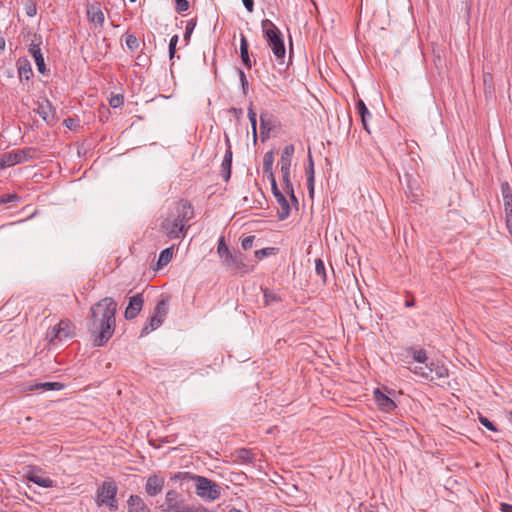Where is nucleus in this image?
Returning a JSON list of instances; mask_svg holds the SVG:
<instances>
[{
    "label": "nucleus",
    "mask_w": 512,
    "mask_h": 512,
    "mask_svg": "<svg viewBox=\"0 0 512 512\" xmlns=\"http://www.w3.org/2000/svg\"><path fill=\"white\" fill-rule=\"evenodd\" d=\"M236 457L238 460L244 462V463H254L255 461V454L246 448H240L236 451Z\"/></svg>",
    "instance_id": "2f4dec72"
},
{
    "label": "nucleus",
    "mask_w": 512,
    "mask_h": 512,
    "mask_svg": "<svg viewBox=\"0 0 512 512\" xmlns=\"http://www.w3.org/2000/svg\"><path fill=\"white\" fill-rule=\"evenodd\" d=\"M65 387L63 383L60 382H44V383H38L30 387L31 390H44V391H59L62 390Z\"/></svg>",
    "instance_id": "c756f323"
},
{
    "label": "nucleus",
    "mask_w": 512,
    "mask_h": 512,
    "mask_svg": "<svg viewBox=\"0 0 512 512\" xmlns=\"http://www.w3.org/2000/svg\"><path fill=\"white\" fill-rule=\"evenodd\" d=\"M178 39H179L178 35H174L171 37V39L169 41V58L170 59H173L175 57Z\"/></svg>",
    "instance_id": "49530a36"
},
{
    "label": "nucleus",
    "mask_w": 512,
    "mask_h": 512,
    "mask_svg": "<svg viewBox=\"0 0 512 512\" xmlns=\"http://www.w3.org/2000/svg\"><path fill=\"white\" fill-rule=\"evenodd\" d=\"M239 79H240L241 86H242V92L246 96L248 94L249 83H248V80L246 78L244 71H242L240 69H239Z\"/></svg>",
    "instance_id": "3c124183"
},
{
    "label": "nucleus",
    "mask_w": 512,
    "mask_h": 512,
    "mask_svg": "<svg viewBox=\"0 0 512 512\" xmlns=\"http://www.w3.org/2000/svg\"><path fill=\"white\" fill-rule=\"evenodd\" d=\"M277 248L275 247H266L263 249L256 250L254 255L257 259L261 260L265 257L271 256L277 252Z\"/></svg>",
    "instance_id": "58836bf2"
},
{
    "label": "nucleus",
    "mask_w": 512,
    "mask_h": 512,
    "mask_svg": "<svg viewBox=\"0 0 512 512\" xmlns=\"http://www.w3.org/2000/svg\"><path fill=\"white\" fill-rule=\"evenodd\" d=\"M167 313H168V300L162 299L157 303V305L154 309L153 315L156 317H159V319H162V321L164 322V319L166 318Z\"/></svg>",
    "instance_id": "473e14b6"
},
{
    "label": "nucleus",
    "mask_w": 512,
    "mask_h": 512,
    "mask_svg": "<svg viewBox=\"0 0 512 512\" xmlns=\"http://www.w3.org/2000/svg\"><path fill=\"white\" fill-rule=\"evenodd\" d=\"M16 65L20 81L29 80L33 76L31 63L27 58H19Z\"/></svg>",
    "instance_id": "412c9836"
},
{
    "label": "nucleus",
    "mask_w": 512,
    "mask_h": 512,
    "mask_svg": "<svg viewBox=\"0 0 512 512\" xmlns=\"http://www.w3.org/2000/svg\"><path fill=\"white\" fill-rule=\"evenodd\" d=\"M109 104L112 108H119L124 104V96L122 94L113 95L109 99Z\"/></svg>",
    "instance_id": "c03bdc74"
},
{
    "label": "nucleus",
    "mask_w": 512,
    "mask_h": 512,
    "mask_svg": "<svg viewBox=\"0 0 512 512\" xmlns=\"http://www.w3.org/2000/svg\"><path fill=\"white\" fill-rule=\"evenodd\" d=\"M270 183H271V191L280 206V210L278 212V219L285 220L286 218L289 217L290 212H291L289 202L287 201L284 194L279 190L276 179L270 180Z\"/></svg>",
    "instance_id": "9b49d317"
},
{
    "label": "nucleus",
    "mask_w": 512,
    "mask_h": 512,
    "mask_svg": "<svg viewBox=\"0 0 512 512\" xmlns=\"http://www.w3.org/2000/svg\"><path fill=\"white\" fill-rule=\"evenodd\" d=\"M273 163H274V151L270 150L264 154L263 157V172L267 174L268 180L275 179V175L273 172Z\"/></svg>",
    "instance_id": "a878e982"
},
{
    "label": "nucleus",
    "mask_w": 512,
    "mask_h": 512,
    "mask_svg": "<svg viewBox=\"0 0 512 512\" xmlns=\"http://www.w3.org/2000/svg\"><path fill=\"white\" fill-rule=\"evenodd\" d=\"M174 247H168L161 251L158 261H157V268L160 269L164 266H166L173 257Z\"/></svg>",
    "instance_id": "7c9ffc66"
},
{
    "label": "nucleus",
    "mask_w": 512,
    "mask_h": 512,
    "mask_svg": "<svg viewBox=\"0 0 512 512\" xmlns=\"http://www.w3.org/2000/svg\"><path fill=\"white\" fill-rule=\"evenodd\" d=\"M125 37V44H126V47L131 51V52H134L136 51L138 48H139V40L137 39L136 36H134L133 34H128L126 33L124 35Z\"/></svg>",
    "instance_id": "c9c22d12"
},
{
    "label": "nucleus",
    "mask_w": 512,
    "mask_h": 512,
    "mask_svg": "<svg viewBox=\"0 0 512 512\" xmlns=\"http://www.w3.org/2000/svg\"><path fill=\"white\" fill-rule=\"evenodd\" d=\"M5 45V39L3 37H0V54L4 51Z\"/></svg>",
    "instance_id": "680f3d73"
},
{
    "label": "nucleus",
    "mask_w": 512,
    "mask_h": 512,
    "mask_svg": "<svg viewBox=\"0 0 512 512\" xmlns=\"http://www.w3.org/2000/svg\"><path fill=\"white\" fill-rule=\"evenodd\" d=\"M226 144H227V149L225 151L223 161L232 162L233 153H232V148H231V144H230V140H229L228 136H226Z\"/></svg>",
    "instance_id": "864d4df0"
},
{
    "label": "nucleus",
    "mask_w": 512,
    "mask_h": 512,
    "mask_svg": "<svg viewBox=\"0 0 512 512\" xmlns=\"http://www.w3.org/2000/svg\"><path fill=\"white\" fill-rule=\"evenodd\" d=\"M35 112L50 126L57 122L56 110L48 99L38 101Z\"/></svg>",
    "instance_id": "9d476101"
},
{
    "label": "nucleus",
    "mask_w": 512,
    "mask_h": 512,
    "mask_svg": "<svg viewBox=\"0 0 512 512\" xmlns=\"http://www.w3.org/2000/svg\"><path fill=\"white\" fill-rule=\"evenodd\" d=\"M25 13L28 17H34L37 14L36 3L32 0L25 1Z\"/></svg>",
    "instance_id": "79ce46f5"
},
{
    "label": "nucleus",
    "mask_w": 512,
    "mask_h": 512,
    "mask_svg": "<svg viewBox=\"0 0 512 512\" xmlns=\"http://www.w3.org/2000/svg\"><path fill=\"white\" fill-rule=\"evenodd\" d=\"M503 201L512 199V191L507 182L501 184Z\"/></svg>",
    "instance_id": "09e8293b"
},
{
    "label": "nucleus",
    "mask_w": 512,
    "mask_h": 512,
    "mask_svg": "<svg viewBox=\"0 0 512 512\" xmlns=\"http://www.w3.org/2000/svg\"><path fill=\"white\" fill-rule=\"evenodd\" d=\"M255 240V236L249 235L242 239L241 246L244 250H249L253 246V242Z\"/></svg>",
    "instance_id": "603ef678"
},
{
    "label": "nucleus",
    "mask_w": 512,
    "mask_h": 512,
    "mask_svg": "<svg viewBox=\"0 0 512 512\" xmlns=\"http://www.w3.org/2000/svg\"><path fill=\"white\" fill-rule=\"evenodd\" d=\"M248 118L251 124L252 134L254 143L257 141V114L253 109V105L251 104L248 107Z\"/></svg>",
    "instance_id": "72a5a7b5"
},
{
    "label": "nucleus",
    "mask_w": 512,
    "mask_h": 512,
    "mask_svg": "<svg viewBox=\"0 0 512 512\" xmlns=\"http://www.w3.org/2000/svg\"><path fill=\"white\" fill-rule=\"evenodd\" d=\"M75 335V326L69 320H61L58 324L52 327L47 332V339L50 343H54L55 341H65L73 338Z\"/></svg>",
    "instance_id": "0eeeda50"
},
{
    "label": "nucleus",
    "mask_w": 512,
    "mask_h": 512,
    "mask_svg": "<svg viewBox=\"0 0 512 512\" xmlns=\"http://www.w3.org/2000/svg\"><path fill=\"white\" fill-rule=\"evenodd\" d=\"M128 512H151L144 500L136 494L131 495L127 500Z\"/></svg>",
    "instance_id": "6ab92c4d"
},
{
    "label": "nucleus",
    "mask_w": 512,
    "mask_h": 512,
    "mask_svg": "<svg viewBox=\"0 0 512 512\" xmlns=\"http://www.w3.org/2000/svg\"><path fill=\"white\" fill-rule=\"evenodd\" d=\"M415 305V302L413 299H409L405 301V307H413Z\"/></svg>",
    "instance_id": "e2e57ef3"
},
{
    "label": "nucleus",
    "mask_w": 512,
    "mask_h": 512,
    "mask_svg": "<svg viewBox=\"0 0 512 512\" xmlns=\"http://www.w3.org/2000/svg\"><path fill=\"white\" fill-rule=\"evenodd\" d=\"M365 512H377V511H374L372 509H367V510H365Z\"/></svg>",
    "instance_id": "774afa93"
},
{
    "label": "nucleus",
    "mask_w": 512,
    "mask_h": 512,
    "mask_svg": "<svg viewBox=\"0 0 512 512\" xmlns=\"http://www.w3.org/2000/svg\"><path fill=\"white\" fill-rule=\"evenodd\" d=\"M232 162L222 161L221 164V177L225 182H228L231 177Z\"/></svg>",
    "instance_id": "ea45409f"
},
{
    "label": "nucleus",
    "mask_w": 512,
    "mask_h": 512,
    "mask_svg": "<svg viewBox=\"0 0 512 512\" xmlns=\"http://www.w3.org/2000/svg\"><path fill=\"white\" fill-rule=\"evenodd\" d=\"M116 312L117 302L111 297H104L91 306L86 326L95 347L104 346L112 338Z\"/></svg>",
    "instance_id": "f257e3e1"
},
{
    "label": "nucleus",
    "mask_w": 512,
    "mask_h": 512,
    "mask_svg": "<svg viewBox=\"0 0 512 512\" xmlns=\"http://www.w3.org/2000/svg\"><path fill=\"white\" fill-rule=\"evenodd\" d=\"M479 422L486 428L488 429L489 431H492V432H498V428L497 426L491 421L489 420L487 417L485 416H482L480 415L479 416Z\"/></svg>",
    "instance_id": "37998d69"
},
{
    "label": "nucleus",
    "mask_w": 512,
    "mask_h": 512,
    "mask_svg": "<svg viewBox=\"0 0 512 512\" xmlns=\"http://www.w3.org/2000/svg\"><path fill=\"white\" fill-rule=\"evenodd\" d=\"M6 167L5 164H4V157L3 155L0 156V168H4Z\"/></svg>",
    "instance_id": "69168bd1"
},
{
    "label": "nucleus",
    "mask_w": 512,
    "mask_h": 512,
    "mask_svg": "<svg viewBox=\"0 0 512 512\" xmlns=\"http://www.w3.org/2000/svg\"><path fill=\"white\" fill-rule=\"evenodd\" d=\"M217 253L224 267H226L233 260L234 253H232L229 247L226 245L225 238L223 236L218 239Z\"/></svg>",
    "instance_id": "aec40b11"
},
{
    "label": "nucleus",
    "mask_w": 512,
    "mask_h": 512,
    "mask_svg": "<svg viewBox=\"0 0 512 512\" xmlns=\"http://www.w3.org/2000/svg\"><path fill=\"white\" fill-rule=\"evenodd\" d=\"M263 294L265 305H270L272 303H278L281 301L280 295L277 292L270 290L268 288L263 289Z\"/></svg>",
    "instance_id": "f704fd0d"
},
{
    "label": "nucleus",
    "mask_w": 512,
    "mask_h": 512,
    "mask_svg": "<svg viewBox=\"0 0 512 512\" xmlns=\"http://www.w3.org/2000/svg\"><path fill=\"white\" fill-rule=\"evenodd\" d=\"M412 356H413V359L418 363V364H424V366L427 363V360H428V357H427V354H426V351L424 349H412Z\"/></svg>",
    "instance_id": "4c0bfd02"
},
{
    "label": "nucleus",
    "mask_w": 512,
    "mask_h": 512,
    "mask_svg": "<svg viewBox=\"0 0 512 512\" xmlns=\"http://www.w3.org/2000/svg\"><path fill=\"white\" fill-rule=\"evenodd\" d=\"M315 273L322 279L323 283H326V269L322 259L318 258L315 260Z\"/></svg>",
    "instance_id": "e433bc0d"
},
{
    "label": "nucleus",
    "mask_w": 512,
    "mask_h": 512,
    "mask_svg": "<svg viewBox=\"0 0 512 512\" xmlns=\"http://www.w3.org/2000/svg\"><path fill=\"white\" fill-rule=\"evenodd\" d=\"M87 14L91 22L98 23L100 25L104 23L105 17L99 5H92L88 9Z\"/></svg>",
    "instance_id": "cd10ccee"
},
{
    "label": "nucleus",
    "mask_w": 512,
    "mask_h": 512,
    "mask_svg": "<svg viewBox=\"0 0 512 512\" xmlns=\"http://www.w3.org/2000/svg\"><path fill=\"white\" fill-rule=\"evenodd\" d=\"M19 200H20V197L17 194H3L2 196H0L1 204L17 202Z\"/></svg>",
    "instance_id": "8fccbe9b"
},
{
    "label": "nucleus",
    "mask_w": 512,
    "mask_h": 512,
    "mask_svg": "<svg viewBox=\"0 0 512 512\" xmlns=\"http://www.w3.org/2000/svg\"><path fill=\"white\" fill-rule=\"evenodd\" d=\"M172 479L193 481L196 495L205 502H213L219 499L223 491V488L217 482L189 472H179Z\"/></svg>",
    "instance_id": "7ed1b4c3"
},
{
    "label": "nucleus",
    "mask_w": 512,
    "mask_h": 512,
    "mask_svg": "<svg viewBox=\"0 0 512 512\" xmlns=\"http://www.w3.org/2000/svg\"><path fill=\"white\" fill-rule=\"evenodd\" d=\"M424 370V379L429 381L446 379L449 376L447 367L438 361H432L426 364Z\"/></svg>",
    "instance_id": "1a4fd4ad"
},
{
    "label": "nucleus",
    "mask_w": 512,
    "mask_h": 512,
    "mask_svg": "<svg viewBox=\"0 0 512 512\" xmlns=\"http://www.w3.org/2000/svg\"><path fill=\"white\" fill-rule=\"evenodd\" d=\"M35 152V148L28 147L5 153L3 154L4 164L6 167H10L19 163L30 161L34 159Z\"/></svg>",
    "instance_id": "6e6552de"
},
{
    "label": "nucleus",
    "mask_w": 512,
    "mask_h": 512,
    "mask_svg": "<svg viewBox=\"0 0 512 512\" xmlns=\"http://www.w3.org/2000/svg\"><path fill=\"white\" fill-rule=\"evenodd\" d=\"M244 7L248 12H253L254 10V0H242Z\"/></svg>",
    "instance_id": "4d7b16f0"
},
{
    "label": "nucleus",
    "mask_w": 512,
    "mask_h": 512,
    "mask_svg": "<svg viewBox=\"0 0 512 512\" xmlns=\"http://www.w3.org/2000/svg\"><path fill=\"white\" fill-rule=\"evenodd\" d=\"M264 38L266 39L269 47L271 48L276 60L280 63H284L286 49L284 40L279 28L269 19H264L261 22Z\"/></svg>",
    "instance_id": "20e7f679"
},
{
    "label": "nucleus",
    "mask_w": 512,
    "mask_h": 512,
    "mask_svg": "<svg viewBox=\"0 0 512 512\" xmlns=\"http://www.w3.org/2000/svg\"><path fill=\"white\" fill-rule=\"evenodd\" d=\"M165 485V478L158 474H152L147 477L144 489L148 496L155 497L162 493Z\"/></svg>",
    "instance_id": "f8f14e48"
},
{
    "label": "nucleus",
    "mask_w": 512,
    "mask_h": 512,
    "mask_svg": "<svg viewBox=\"0 0 512 512\" xmlns=\"http://www.w3.org/2000/svg\"><path fill=\"white\" fill-rule=\"evenodd\" d=\"M483 85H484V94L487 99H491L495 92L493 75L489 72L483 73Z\"/></svg>",
    "instance_id": "bb28decb"
},
{
    "label": "nucleus",
    "mask_w": 512,
    "mask_h": 512,
    "mask_svg": "<svg viewBox=\"0 0 512 512\" xmlns=\"http://www.w3.org/2000/svg\"><path fill=\"white\" fill-rule=\"evenodd\" d=\"M194 209L186 199L177 202L174 211L161 223L163 233L169 239L183 238L190 227L187 223L193 218Z\"/></svg>",
    "instance_id": "f03ea898"
},
{
    "label": "nucleus",
    "mask_w": 512,
    "mask_h": 512,
    "mask_svg": "<svg viewBox=\"0 0 512 512\" xmlns=\"http://www.w3.org/2000/svg\"><path fill=\"white\" fill-rule=\"evenodd\" d=\"M229 512H243V511H241V510H239V509H237V508H231V509L229 510Z\"/></svg>",
    "instance_id": "338daca9"
},
{
    "label": "nucleus",
    "mask_w": 512,
    "mask_h": 512,
    "mask_svg": "<svg viewBox=\"0 0 512 512\" xmlns=\"http://www.w3.org/2000/svg\"><path fill=\"white\" fill-rule=\"evenodd\" d=\"M188 505L180 492L170 489L166 492L163 502H157L156 508L160 512H187Z\"/></svg>",
    "instance_id": "423d86ee"
},
{
    "label": "nucleus",
    "mask_w": 512,
    "mask_h": 512,
    "mask_svg": "<svg viewBox=\"0 0 512 512\" xmlns=\"http://www.w3.org/2000/svg\"><path fill=\"white\" fill-rule=\"evenodd\" d=\"M356 110H357V113L359 114L360 118H361V123H362V126L363 128L370 134V129H369V126H368V120L372 117L369 109L367 108L366 104L364 103V101L362 99H359L357 102H356Z\"/></svg>",
    "instance_id": "5701e85b"
},
{
    "label": "nucleus",
    "mask_w": 512,
    "mask_h": 512,
    "mask_svg": "<svg viewBox=\"0 0 512 512\" xmlns=\"http://www.w3.org/2000/svg\"><path fill=\"white\" fill-rule=\"evenodd\" d=\"M240 57L244 66L250 70L252 68V61L249 56V45L243 33L240 35Z\"/></svg>",
    "instance_id": "b1692460"
},
{
    "label": "nucleus",
    "mask_w": 512,
    "mask_h": 512,
    "mask_svg": "<svg viewBox=\"0 0 512 512\" xmlns=\"http://www.w3.org/2000/svg\"><path fill=\"white\" fill-rule=\"evenodd\" d=\"M409 369L414 374L419 375L422 378H424V374H423V372H425L424 364H418V365H415L414 367H410Z\"/></svg>",
    "instance_id": "6e6d98bb"
},
{
    "label": "nucleus",
    "mask_w": 512,
    "mask_h": 512,
    "mask_svg": "<svg viewBox=\"0 0 512 512\" xmlns=\"http://www.w3.org/2000/svg\"><path fill=\"white\" fill-rule=\"evenodd\" d=\"M504 203V211L506 219H512V199L505 200Z\"/></svg>",
    "instance_id": "5fc2aeb1"
},
{
    "label": "nucleus",
    "mask_w": 512,
    "mask_h": 512,
    "mask_svg": "<svg viewBox=\"0 0 512 512\" xmlns=\"http://www.w3.org/2000/svg\"><path fill=\"white\" fill-rule=\"evenodd\" d=\"M163 321L162 319H159V317L151 316L148 320V323L142 328L140 336L143 337L145 335H148L151 331L157 329L162 325Z\"/></svg>",
    "instance_id": "c85d7f7f"
},
{
    "label": "nucleus",
    "mask_w": 512,
    "mask_h": 512,
    "mask_svg": "<svg viewBox=\"0 0 512 512\" xmlns=\"http://www.w3.org/2000/svg\"><path fill=\"white\" fill-rule=\"evenodd\" d=\"M117 492L118 487L114 481H104L96 491L97 506H107L111 511H117Z\"/></svg>",
    "instance_id": "39448f33"
},
{
    "label": "nucleus",
    "mask_w": 512,
    "mask_h": 512,
    "mask_svg": "<svg viewBox=\"0 0 512 512\" xmlns=\"http://www.w3.org/2000/svg\"><path fill=\"white\" fill-rule=\"evenodd\" d=\"M374 399L378 408L386 413H390L396 409V403L379 389L374 391Z\"/></svg>",
    "instance_id": "4468645a"
},
{
    "label": "nucleus",
    "mask_w": 512,
    "mask_h": 512,
    "mask_svg": "<svg viewBox=\"0 0 512 512\" xmlns=\"http://www.w3.org/2000/svg\"><path fill=\"white\" fill-rule=\"evenodd\" d=\"M29 53L33 56L39 73L44 74L46 71V65L41 53L40 43L32 42L29 46Z\"/></svg>",
    "instance_id": "a211bd4d"
},
{
    "label": "nucleus",
    "mask_w": 512,
    "mask_h": 512,
    "mask_svg": "<svg viewBox=\"0 0 512 512\" xmlns=\"http://www.w3.org/2000/svg\"><path fill=\"white\" fill-rule=\"evenodd\" d=\"M26 478L28 481L42 488H51L54 486V481L51 478L39 475L36 469H30L26 474Z\"/></svg>",
    "instance_id": "f3484780"
},
{
    "label": "nucleus",
    "mask_w": 512,
    "mask_h": 512,
    "mask_svg": "<svg viewBox=\"0 0 512 512\" xmlns=\"http://www.w3.org/2000/svg\"><path fill=\"white\" fill-rule=\"evenodd\" d=\"M225 268L240 273H249L252 271V268L245 263V256L240 251L233 254V260Z\"/></svg>",
    "instance_id": "dca6fc26"
},
{
    "label": "nucleus",
    "mask_w": 512,
    "mask_h": 512,
    "mask_svg": "<svg viewBox=\"0 0 512 512\" xmlns=\"http://www.w3.org/2000/svg\"><path fill=\"white\" fill-rule=\"evenodd\" d=\"M285 191L293 189V184L290 179V170L281 171Z\"/></svg>",
    "instance_id": "de8ad7c7"
},
{
    "label": "nucleus",
    "mask_w": 512,
    "mask_h": 512,
    "mask_svg": "<svg viewBox=\"0 0 512 512\" xmlns=\"http://www.w3.org/2000/svg\"><path fill=\"white\" fill-rule=\"evenodd\" d=\"M500 510L501 512H512V505L508 503H501Z\"/></svg>",
    "instance_id": "13d9d810"
},
{
    "label": "nucleus",
    "mask_w": 512,
    "mask_h": 512,
    "mask_svg": "<svg viewBox=\"0 0 512 512\" xmlns=\"http://www.w3.org/2000/svg\"><path fill=\"white\" fill-rule=\"evenodd\" d=\"M230 112L234 113L237 117H239L243 113L242 109L238 108H231Z\"/></svg>",
    "instance_id": "052dcab7"
},
{
    "label": "nucleus",
    "mask_w": 512,
    "mask_h": 512,
    "mask_svg": "<svg viewBox=\"0 0 512 512\" xmlns=\"http://www.w3.org/2000/svg\"><path fill=\"white\" fill-rule=\"evenodd\" d=\"M285 192L289 195V197H290L292 202L298 204V199H297V197H296V195L294 193V188L291 189V190H287Z\"/></svg>",
    "instance_id": "bf43d9fd"
},
{
    "label": "nucleus",
    "mask_w": 512,
    "mask_h": 512,
    "mask_svg": "<svg viewBox=\"0 0 512 512\" xmlns=\"http://www.w3.org/2000/svg\"><path fill=\"white\" fill-rule=\"evenodd\" d=\"M306 178H307V187L311 197L314 194V186H315V170H314V162L311 154L308 155V165L305 169Z\"/></svg>",
    "instance_id": "393cba45"
},
{
    "label": "nucleus",
    "mask_w": 512,
    "mask_h": 512,
    "mask_svg": "<svg viewBox=\"0 0 512 512\" xmlns=\"http://www.w3.org/2000/svg\"><path fill=\"white\" fill-rule=\"evenodd\" d=\"M72 122H73V119H71V118L64 120V123L68 128H71Z\"/></svg>",
    "instance_id": "0e129e2a"
},
{
    "label": "nucleus",
    "mask_w": 512,
    "mask_h": 512,
    "mask_svg": "<svg viewBox=\"0 0 512 512\" xmlns=\"http://www.w3.org/2000/svg\"><path fill=\"white\" fill-rule=\"evenodd\" d=\"M275 128V117L268 111L260 113V132L262 139L267 138L272 130Z\"/></svg>",
    "instance_id": "2eb2a0df"
},
{
    "label": "nucleus",
    "mask_w": 512,
    "mask_h": 512,
    "mask_svg": "<svg viewBox=\"0 0 512 512\" xmlns=\"http://www.w3.org/2000/svg\"><path fill=\"white\" fill-rule=\"evenodd\" d=\"M188 0H175V11L179 14L186 12L189 9Z\"/></svg>",
    "instance_id": "a18cd8bd"
},
{
    "label": "nucleus",
    "mask_w": 512,
    "mask_h": 512,
    "mask_svg": "<svg viewBox=\"0 0 512 512\" xmlns=\"http://www.w3.org/2000/svg\"><path fill=\"white\" fill-rule=\"evenodd\" d=\"M196 27V19H191L187 22L185 33H184V41L186 43H189L191 34L193 33V30Z\"/></svg>",
    "instance_id": "a19ab883"
},
{
    "label": "nucleus",
    "mask_w": 512,
    "mask_h": 512,
    "mask_svg": "<svg viewBox=\"0 0 512 512\" xmlns=\"http://www.w3.org/2000/svg\"><path fill=\"white\" fill-rule=\"evenodd\" d=\"M144 299L142 294L138 293L129 299L128 306L125 309L124 317L127 320L134 319L141 311L143 307Z\"/></svg>",
    "instance_id": "ddd939ff"
},
{
    "label": "nucleus",
    "mask_w": 512,
    "mask_h": 512,
    "mask_svg": "<svg viewBox=\"0 0 512 512\" xmlns=\"http://www.w3.org/2000/svg\"><path fill=\"white\" fill-rule=\"evenodd\" d=\"M294 151H295V148H294L293 144L286 145L283 148L281 157L279 160V165H280L281 171L290 170Z\"/></svg>",
    "instance_id": "4be33fe9"
}]
</instances>
